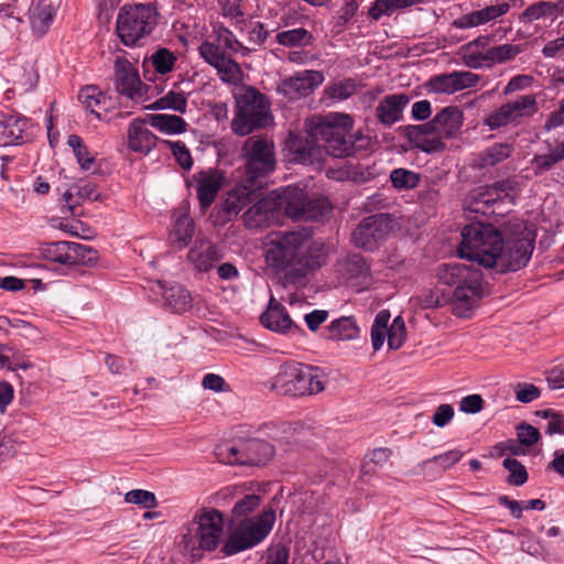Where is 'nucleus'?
<instances>
[{"mask_svg": "<svg viewBox=\"0 0 564 564\" xmlns=\"http://www.w3.org/2000/svg\"><path fill=\"white\" fill-rule=\"evenodd\" d=\"M306 135L291 132L286 141L294 160L302 164L322 163L326 154L347 158L352 153L350 135L354 119L344 112L314 115L305 120Z\"/></svg>", "mask_w": 564, "mask_h": 564, "instance_id": "obj_1", "label": "nucleus"}, {"mask_svg": "<svg viewBox=\"0 0 564 564\" xmlns=\"http://www.w3.org/2000/svg\"><path fill=\"white\" fill-rule=\"evenodd\" d=\"M436 278L441 284L452 289L449 297L440 290L426 289L411 297L410 303L421 310L437 308L448 303L455 316L469 317L484 296L481 271L464 263H443L437 268Z\"/></svg>", "mask_w": 564, "mask_h": 564, "instance_id": "obj_2", "label": "nucleus"}, {"mask_svg": "<svg viewBox=\"0 0 564 564\" xmlns=\"http://www.w3.org/2000/svg\"><path fill=\"white\" fill-rule=\"evenodd\" d=\"M535 226L523 220H510L501 232V242L495 269L499 272L518 271L525 267L533 253Z\"/></svg>", "mask_w": 564, "mask_h": 564, "instance_id": "obj_3", "label": "nucleus"}, {"mask_svg": "<svg viewBox=\"0 0 564 564\" xmlns=\"http://www.w3.org/2000/svg\"><path fill=\"white\" fill-rule=\"evenodd\" d=\"M325 383L326 377L321 369L296 361H286L269 379L267 387L280 395L301 398L322 392Z\"/></svg>", "mask_w": 564, "mask_h": 564, "instance_id": "obj_4", "label": "nucleus"}, {"mask_svg": "<svg viewBox=\"0 0 564 564\" xmlns=\"http://www.w3.org/2000/svg\"><path fill=\"white\" fill-rule=\"evenodd\" d=\"M306 235L300 231L272 232L265 243V260L280 272L303 274L308 265Z\"/></svg>", "mask_w": 564, "mask_h": 564, "instance_id": "obj_5", "label": "nucleus"}, {"mask_svg": "<svg viewBox=\"0 0 564 564\" xmlns=\"http://www.w3.org/2000/svg\"><path fill=\"white\" fill-rule=\"evenodd\" d=\"M500 242L499 230L491 225L477 221L463 228L457 252L460 258L477 261L486 268H494Z\"/></svg>", "mask_w": 564, "mask_h": 564, "instance_id": "obj_6", "label": "nucleus"}, {"mask_svg": "<svg viewBox=\"0 0 564 564\" xmlns=\"http://www.w3.org/2000/svg\"><path fill=\"white\" fill-rule=\"evenodd\" d=\"M269 102L253 87L243 88L236 95V111L231 129L238 135H247L270 122Z\"/></svg>", "mask_w": 564, "mask_h": 564, "instance_id": "obj_7", "label": "nucleus"}, {"mask_svg": "<svg viewBox=\"0 0 564 564\" xmlns=\"http://www.w3.org/2000/svg\"><path fill=\"white\" fill-rule=\"evenodd\" d=\"M158 17L152 4L123 6L117 17V34L126 46L137 45L155 29Z\"/></svg>", "mask_w": 564, "mask_h": 564, "instance_id": "obj_8", "label": "nucleus"}, {"mask_svg": "<svg viewBox=\"0 0 564 564\" xmlns=\"http://www.w3.org/2000/svg\"><path fill=\"white\" fill-rule=\"evenodd\" d=\"M274 520V511L269 510L254 519L241 521L224 545V552L232 555L256 546L270 533Z\"/></svg>", "mask_w": 564, "mask_h": 564, "instance_id": "obj_9", "label": "nucleus"}, {"mask_svg": "<svg viewBox=\"0 0 564 564\" xmlns=\"http://www.w3.org/2000/svg\"><path fill=\"white\" fill-rule=\"evenodd\" d=\"M246 177L253 182H261L275 169L274 144L261 137H250L242 145Z\"/></svg>", "mask_w": 564, "mask_h": 564, "instance_id": "obj_10", "label": "nucleus"}, {"mask_svg": "<svg viewBox=\"0 0 564 564\" xmlns=\"http://www.w3.org/2000/svg\"><path fill=\"white\" fill-rule=\"evenodd\" d=\"M219 458L226 464L260 465L273 456V446L259 438L237 440L218 448Z\"/></svg>", "mask_w": 564, "mask_h": 564, "instance_id": "obj_11", "label": "nucleus"}, {"mask_svg": "<svg viewBox=\"0 0 564 564\" xmlns=\"http://www.w3.org/2000/svg\"><path fill=\"white\" fill-rule=\"evenodd\" d=\"M285 214L295 220H317L330 212V204L324 197L308 198L302 189H283Z\"/></svg>", "mask_w": 564, "mask_h": 564, "instance_id": "obj_12", "label": "nucleus"}, {"mask_svg": "<svg viewBox=\"0 0 564 564\" xmlns=\"http://www.w3.org/2000/svg\"><path fill=\"white\" fill-rule=\"evenodd\" d=\"M536 111L535 96L521 95L488 113L484 119V124L489 130H497L509 124H517L521 120L532 117Z\"/></svg>", "mask_w": 564, "mask_h": 564, "instance_id": "obj_13", "label": "nucleus"}, {"mask_svg": "<svg viewBox=\"0 0 564 564\" xmlns=\"http://www.w3.org/2000/svg\"><path fill=\"white\" fill-rule=\"evenodd\" d=\"M115 87L134 104H143L153 96V89L141 82L138 70L127 59L117 58L115 63Z\"/></svg>", "mask_w": 564, "mask_h": 564, "instance_id": "obj_14", "label": "nucleus"}, {"mask_svg": "<svg viewBox=\"0 0 564 564\" xmlns=\"http://www.w3.org/2000/svg\"><path fill=\"white\" fill-rule=\"evenodd\" d=\"M41 254L48 261L65 265H76L94 259V251L90 247L73 241L45 243L41 248Z\"/></svg>", "mask_w": 564, "mask_h": 564, "instance_id": "obj_15", "label": "nucleus"}, {"mask_svg": "<svg viewBox=\"0 0 564 564\" xmlns=\"http://www.w3.org/2000/svg\"><path fill=\"white\" fill-rule=\"evenodd\" d=\"M197 529L195 536L204 550H215L224 530V516L216 509H203L194 518Z\"/></svg>", "mask_w": 564, "mask_h": 564, "instance_id": "obj_16", "label": "nucleus"}, {"mask_svg": "<svg viewBox=\"0 0 564 564\" xmlns=\"http://www.w3.org/2000/svg\"><path fill=\"white\" fill-rule=\"evenodd\" d=\"M323 82L324 74L321 70L306 69L282 79L276 90L294 101L312 94Z\"/></svg>", "mask_w": 564, "mask_h": 564, "instance_id": "obj_17", "label": "nucleus"}, {"mask_svg": "<svg viewBox=\"0 0 564 564\" xmlns=\"http://www.w3.org/2000/svg\"><path fill=\"white\" fill-rule=\"evenodd\" d=\"M280 208H284L283 189L254 200L243 214V223L248 228L267 227L274 221Z\"/></svg>", "mask_w": 564, "mask_h": 564, "instance_id": "obj_18", "label": "nucleus"}, {"mask_svg": "<svg viewBox=\"0 0 564 564\" xmlns=\"http://www.w3.org/2000/svg\"><path fill=\"white\" fill-rule=\"evenodd\" d=\"M480 77L468 70H456L433 76L426 83V88L434 94H454L456 91L475 87Z\"/></svg>", "mask_w": 564, "mask_h": 564, "instance_id": "obj_19", "label": "nucleus"}, {"mask_svg": "<svg viewBox=\"0 0 564 564\" xmlns=\"http://www.w3.org/2000/svg\"><path fill=\"white\" fill-rule=\"evenodd\" d=\"M388 235V224L382 215H373L365 218L351 234V240L356 247L365 250H373L378 242Z\"/></svg>", "mask_w": 564, "mask_h": 564, "instance_id": "obj_20", "label": "nucleus"}, {"mask_svg": "<svg viewBox=\"0 0 564 564\" xmlns=\"http://www.w3.org/2000/svg\"><path fill=\"white\" fill-rule=\"evenodd\" d=\"M262 182H253L247 177L228 191L223 200V208L228 216H237L240 210L260 197Z\"/></svg>", "mask_w": 564, "mask_h": 564, "instance_id": "obj_21", "label": "nucleus"}, {"mask_svg": "<svg viewBox=\"0 0 564 564\" xmlns=\"http://www.w3.org/2000/svg\"><path fill=\"white\" fill-rule=\"evenodd\" d=\"M406 138L414 148L426 152H442L445 150V138L438 133L437 129L426 122L423 124L409 126L406 128Z\"/></svg>", "mask_w": 564, "mask_h": 564, "instance_id": "obj_22", "label": "nucleus"}, {"mask_svg": "<svg viewBox=\"0 0 564 564\" xmlns=\"http://www.w3.org/2000/svg\"><path fill=\"white\" fill-rule=\"evenodd\" d=\"M193 178L202 207H209L225 183L224 173L220 170L209 167L197 172Z\"/></svg>", "mask_w": 564, "mask_h": 564, "instance_id": "obj_23", "label": "nucleus"}, {"mask_svg": "<svg viewBox=\"0 0 564 564\" xmlns=\"http://www.w3.org/2000/svg\"><path fill=\"white\" fill-rule=\"evenodd\" d=\"M509 10L510 3L507 1L487 6L458 17L452 22V26L459 30L477 28L499 19L507 14Z\"/></svg>", "mask_w": 564, "mask_h": 564, "instance_id": "obj_24", "label": "nucleus"}, {"mask_svg": "<svg viewBox=\"0 0 564 564\" xmlns=\"http://www.w3.org/2000/svg\"><path fill=\"white\" fill-rule=\"evenodd\" d=\"M151 290L162 296L163 306L172 313L182 314L192 307V296L189 292L180 284L166 285L156 281Z\"/></svg>", "mask_w": 564, "mask_h": 564, "instance_id": "obj_25", "label": "nucleus"}, {"mask_svg": "<svg viewBox=\"0 0 564 564\" xmlns=\"http://www.w3.org/2000/svg\"><path fill=\"white\" fill-rule=\"evenodd\" d=\"M492 41V35L485 34L462 45L458 50V55L463 64L471 69L487 68V56Z\"/></svg>", "mask_w": 564, "mask_h": 564, "instance_id": "obj_26", "label": "nucleus"}, {"mask_svg": "<svg viewBox=\"0 0 564 564\" xmlns=\"http://www.w3.org/2000/svg\"><path fill=\"white\" fill-rule=\"evenodd\" d=\"M564 13V0L550 1L540 0L528 6L520 14L519 22L532 24L538 21L550 20L554 22Z\"/></svg>", "mask_w": 564, "mask_h": 564, "instance_id": "obj_27", "label": "nucleus"}, {"mask_svg": "<svg viewBox=\"0 0 564 564\" xmlns=\"http://www.w3.org/2000/svg\"><path fill=\"white\" fill-rule=\"evenodd\" d=\"M220 258L217 247L207 239H196L187 253L188 262L198 272H208Z\"/></svg>", "mask_w": 564, "mask_h": 564, "instance_id": "obj_28", "label": "nucleus"}, {"mask_svg": "<svg viewBox=\"0 0 564 564\" xmlns=\"http://www.w3.org/2000/svg\"><path fill=\"white\" fill-rule=\"evenodd\" d=\"M410 102L406 94H391L384 96L376 107V117L378 121L387 127L402 119L404 108Z\"/></svg>", "mask_w": 564, "mask_h": 564, "instance_id": "obj_29", "label": "nucleus"}, {"mask_svg": "<svg viewBox=\"0 0 564 564\" xmlns=\"http://www.w3.org/2000/svg\"><path fill=\"white\" fill-rule=\"evenodd\" d=\"M147 120H133L128 129V147L131 151L148 154L155 145L158 138L148 128Z\"/></svg>", "mask_w": 564, "mask_h": 564, "instance_id": "obj_30", "label": "nucleus"}, {"mask_svg": "<svg viewBox=\"0 0 564 564\" xmlns=\"http://www.w3.org/2000/svg\"><path fill=\"white\" fill-rule=\"evenodd\" d=\"M500 200L497 187H478L469 193L465 200V210L475 214L488 215L495 213L492 208Z\"/></svg>", "mask_w": 564, "mask_h": 564, "instance_id": "obj_31", "label": "nucleus"}, {"mask_svg": "<svg viewBox=\"0 0 564 564\" xmlns=\"http://www.w3.org/2000/svg\"><path fill=\"white\" fill-rule=\"evenodd\" d=\"M464 120L458 107L448 106L442 109L429 123L438 130L445 139L454 138L460 130Z\"/></svg>", "mask_w": 564, "mask_h": 564, "instance_id": "obj_32", "label": "nucleus"}, {"mask_svg": "<svg viewBox=\"0 0 564 564\" xmlns=\"http://www.w3.org/2000/svg\"><path fill=\"white\" fill-rule=\"evenodd\" d=\"M261 324L273 332L285 333L292 326V319L284 306L271 297L268 310L260 317Z\"/></svg>", "mask_w": 564, "mask_h": 564, "instance_id": "obj_33", "label": "nucleus"}, {"mask_svg": "<svg viewBox=\"0 0 564 564\" xmlns=\"http://www.w3.org/2000/svg\"><path fill=\"white\" fill-rule=\"evenodd\" d=\"M78 99L98 120H108L107 98L98 87L86 86L82 88L78 94Z\"/></svg>", "mask_w": 564, "mask_h": 564, "instance_id": "obj_34", "label": "nucleus"}, {"mask_svg": "<svg viewBox=\"0 0 564 564\" xmlns=\"http://www.w3.org/2000/svg\"><path fill=\"white\" fill-rule=\"evenodd\" d=\"M29 121L15 115H0V143L8 145L23 139Z\"/></svg>", "mask_w": 564, "mask_h": 564, "instance_id": "obj_35", "label": "nucleus"}, {"mask_svg": "<svg viewBox=\"0 0 564 564\" xmlns=\"http://www.w3.org/2000/svg\"><path fill=\"white\" fill-rule=\"evenodd\" d=\"M194 235V221L185 212L173 214V228L170 240L180 249L185 248Z\"/></svg>", "mask_w": 564, "mask_h": 564, "instance_id": "obj_36", "label": "nucleus"}, {"mask_svg": "<svg viewBox=\"0 0 564 564\" xmlns=\"http://www.w3.org/2000/svg\"><path fill=\"white\" fill-rule=\"evenodd\" d=\"M55 11L51 4L45 3L44 0H39L29 10V19L34 33L43 35L48 30Z\"/></svg>", "mask_w": 564, "mask_h": 564, "instance_id": "obj_37", "label": "nucleus"}, {"mask_svg": "<svg viewBox=\"0 0 564 564\" xmlns=\"http://www.w3.org/2000/svg\"><path fill=\"white\" fill-rule=\"evenodd\" d=\"M330 340H354L359 336V327L351 316H343L333 321L327 327Z\"/></svg>", "mask_w": 564, "mask_h": 564, "instance_id": "obj_38", "label": "nucleus"}, {"mask_svg": "<svg viewBox=\"0 0 564 564\" xmlns=\"http://www.w3.org/2000/svg\"><path fill=\"white\" fill-rule=\"evenodd\" d=\"M426 0H375L368 10V15L375 21L391 15L397 10L425 3Z\"/></svg>", "mask_w": 564, "mask_h": 564, "instance_id": "obj_39", "label": "nucleus"}, {"mask_svg": "<svg viewBox=\"0 0 564 564\" xmlns=\"http://www.w3.org/2000/svg\"><path fill=\"white\" fill-rule=\"evenodd\" d=\"M151 127L166 134H180L187 130L186 121L176 115L155 113L148 116Z\"/></svg>", "mask_w": 564, "mask_h": 564, "instance_id": "obj_40", "label": "nucleus"}, {"mask_svg": "<svg viewBox=\"0 0 564 564\" xmlns=\"http://www.w3.org/2000/svg\"><path fill=\"white\" fill-rule=\"evenodd\" d=\"M99 194L90 182H82L69 187L64 194L63 199L68 209H73L82 199L97 200Z\"/></svg>", "mask_w": 564, "mask_h": 564, "instance_id": "obj_41", "label": "nucleus"}, {"mask_svg": "<svg viewBox=\"0 0 564 564\" xmlns=\"http://www.w3.org/2000/svg\"><path fill=\"white\" fill-rule=\"evenodd\" d=\"M522 52L523 47L520 44L503 43L500 45H490L487 56V68H490L496 64H503L513 61Z\"/></svg>", "mask_w": 564, "mask_h": 564, "instance_id": "obj_42", "label": "nucleus"}, {"mask_svg": "<svg viewBox=\"0 0 564 564\" xmlns=\"http://www.w3.org/2000/svg\"><path fill=\"white\" fill-rule=\"evenodd\" d=\"M313 34L304 28H296L279 32L275 41L286 47H305L313 43Z\"/></svg>", "mask_w": 564, "mask_h": 564, "instance_id": "obj_43", "label": "nucleus"}, {"mask_svg": "<svg viewBox=\"0 0 564 564\" xmlns=\"http://www.w3.org/2000/svg\"><path fill=\"white\" fill-rule=\"evenodd\" d=\"M145 108L152 110L170 109L184 113L187 108V98L182 91L170 90L151 105L145 106Z\"/></svg>", "mask_w": 564, "mask_h": 564, "instance_id": "obj_44", "label": "nucleus"}, {"mask_svg": "<svg viewBox=\"0 0 564 564\" xmlns=\"http://www.w3.org/2000/svg\"><path fill=\"white\" fill-rule=\"evenodd\" d=\"M12 82L22 91H29L35 87L37 83V72L34 65L26 63L25 65H15L11 70Z\"/></svg>", "mask_w": 564, "mask_h": 564, "instance_id": "obj_45", "label": "nucleus"}, {"mask_svg": "<svg viewBox=\"0 0 564 564\" xmlns=\"http://www.w3.org/2000/svg\"><path fill=\"white\" fill-rule=\"evenodd\" d=\"M360 85L352 78H346L335 82L325 88L328 98L343 101L355 95L359 90Z\"/></svg>", "mask_w": 564, "mask_h": 564, "instance_id": "obj_46", "label": "nucleus"}, {"mask_svg": "<svg viewBox=\"0 0 564 564\" xmlns=\"http://www.w3.org/2000/svg\"><path fill=\"white\" fill-rule=\"evenodd\" d=\"M67 144L72 148L79 166L83 170H90L95 163L96 155L84 144L80 137L70 134Z\"/></svg>", "mask_w": 564, "mask_h": 564, "instance_id": "obj_47", "label": "nucleus"}, {"mask_svg": "<svg viewBox=\"0 0 564 564\" xmlns=\"http://www.w3.org/2000/svg\"><path fill=\"white\" fill-rule=\"evenodd\" d=\"M511 154V148L509 144L506 143H496L488 148L486 151H484L479 155V166L480 167H488L494 166L507 158H509Z\"/></svg>", "mask_w": 564, "mask_h": 564, "instance_id": "obj_48", "label": "nucleus"}, {"mask_svg": "<svg viewBox=\"0 0 564 564\" xmlns=\"http://www.w3.org/2000/svg\"><path fill=\"white\" fill-rule=\"evenodd\" d=\"M215 68L224 83L237 85L242 80L243 73L239 64L229 57L225 56L220 59V63Z\"/></svg>", "mask_w": 564, "mask_h": 564, "instance_id": "obj_49", "label": "nucleus"}, {"mask_svg": "<svg viewBox=\"0 0 564 564\" xmlns=\"http://www.w3.org/2000/svg\"><path fill=\"white\" fill-rule=\"evenodd\" d=\"M176 61L177 57L175 54L164 47L156 50L151 56V62L155 72L162 75L172 72Z\"/></svg>", "mask_w": 564, "mask_h": 564, "instance_id": "obj_50", "label": "nucleus"}, {"mask_svg": "<svg viewBox=\"0 0 564 564\" xmlns=\"http://www.w3.org/2000/svg\"><path fill=\"white\" fill-rule=\"evenodd\" d=\"M392 185L399 189H411L414 188L419 183V174L405 170L395 169L390 174Z\"/></svg>", "mask_w": 564, "mask_h": 564, "instance_id": "obj_51", "label": "nucleus"}, {"mask_svg": "<svg viewBox=\"0 0 564 564\" xmlns=\"http://www.w3.org/2000/svg\"><path fill=\"white\" fill-rule=\"evenodd\" d=\"M406 329L404 321L398 316L393 319L391 326L388 328V346L390 349H399L405 341Z\"/></svg>", "mask_w": 564, "mask_h": 564, "instance_id": "obj_52", "label": "nucleus"}, {"mask_svg": "<svg viewBox=\"0 0 564 564\" xmlns=\"http://www.w3.org/2000/svg\"><path fill=\"white\" fill-rule=\"evenodd\" d=\"M502 466L510 473L508 482L513 486H522L528 480L525 467L516 458L508 457L503 460Z\"/></svg>", "mask_w": 564, "mask_h": 564, "instance_id": "obj_53", "label": "nucleus"}, {"mask_svg": "<svg viewBox=\"0 0 564 564\" xmlns=\"http://www.w3.org/2000/svg\"><path fill=\"white\" fill-rule=\"evenodd\" d=\"M346 275L348 280H365L369 275V267L361 257L352 256L346 262Z\"/></svg>", "mask_w": 564, "mask_h": 564, "instance_id": "obj_54", "label": "nucleus"}, {"mask_svg": "<svg viewBox=\"0 0 564 564\" xmlns=\"http://www.w3.org/2000/svg\"><path fill=\"white\" fill-rule=\"evenodd\" d=\"M216 42L219 47H224L232 53L239 52L243 48L242 44L236 39L235 34L224 28L219 26L215 29Z\"/></svg>", "mask_w": 564, "mask_h": 564, "instance_id": "obj_55", "label": "nucleus"}, {"mask_svg": "<svg viewBox=\"0 0 564 564\" xmlns=\"http://www.w3.org/2000/svg\"><path fill=\"white\" fill-rule=\"evenodd\" d=\"M124 501L139 505L143 508L151 509L156 506V499L153 492L143 489H133L124 495Z\"/></svg>", "mask_w": 564, "mask_h": 564, "instance_id": "obj_56", "label": "nucleus"}, {"mask_svg": "<svg viewBox=\"0 0 564 564\" xmlns=\"http://www.w3.org/2000/svg\"><path fill=\"white\" fill-rule=\"evenodd\" d=\"M165 143L182 169L189 170L193 166V159L185 143L181 141H165Z\"/></svg>", "mask_w": 564, "mask_h": 564, "instance_id": "obj_57", "label": "nucleus"}, {"mask_svg": "<svg viewBox=\"0 0 564 564\" xmlns=\"http://www.w3.org/2000/svg\"><path fill=\"white\" fill-rule=\"evenodd\" d=\"M560 161L557 154L551 150L549 153L535 155L531 160V169L535 174H542L551 170Z\"/></svg>", "mask_w": 564, "mask_h": 564, "instance_id": "obj_58", "label": "nucleus"}, {"mask_svg": "<svg viewBox=\"0 0 564 564\" xmlns=\"http://www.w3.org/2000/svg\"><path fill=\"white\" fill-rule=\"evenodd\" d=\"M198 52L202 58L213 67H216L225 57V54L219 51V46L208 41L199 45Z\"/></svg>", "mask_w": 564, "mask_h": 564, "instance_id": "obj_59", "label": "nucleus"}, {"mask_svg": "<svg viewBox=\"0 0 564 564\" xmlns=\"http://www.w3.org/2000/svg\"><path fill=\"white\" fill-rule=\"evenodd\" d=\"M260 496L258 495H247L241 500H239L234 509L232 514L235 518L246 517L248 513L252 512L260 505Z\"/></svg>", "mask_w": 564, "mask_h": 564, "instance_id": "obj_60", "label": "nucleus"}, {"mask_svg": "<svg viewBox=\"0 0 564 564\" xmlns=\"http://www.w3.org/2000/svg\"><path fill=\"white\" fill-rule=\"evenodd\" d=\"M517 436L521 445L532 446L538 443L540 432L531 424L522 423L517 429Z\"/></svg>", "mask_w": 564, "mask_h": 564, "instance_id": "obj_61", "label": "nucleus"}, {"mask_svg": "<svg viewBox=\"0 0 564 564\" xmlns=\"http://www.w3.org/2000/svg\"><path fill=\"white\" fill-rule=\"evenodd\" d=\"M462 457H463V453L460 451L452 449L444 454L434 456L433 458H431L429 460H425L424 465H427L429 463L434 462V463H438L440 466L444 470H446V469L451 468L452 466H454L456 463H458Z\"/></svg>", "mask_w": 564, "mask_h": 564, "instance_id": "obj_62", "label": "nucleus"}, {"mask_svg": "<svg viewBox=\"0 0 564 564\" xmlns=\"http://www.w3.org/2000/svg\"><path fill=\"white\" fill-rule=\"evenodd\" d=\"M455 411L454 408L451 404L444 403L436 408L433 416L432 422L437 427H444L447 425L452 419L454 417Z\"/></svg>", "mask_w": 564, "mask_h": 564, "instance_id": "obj_63", "label": "nucleus"}, {"mask_svg": "<svg viewBox=\"0 0 564 564\" xmlns=\"http://www.w3.org/2000/svg\"><path fill=\"white\" fill-rule=\"evenodd\" d=\"M484 400L479 394L464 397L459 403V410L465 413L475 414L481 411Z\"/></svg>", "mask_w": 564, "mask_h": 564, "instance_id": "obj_64", "label": "nucleus"}]
</instances>
